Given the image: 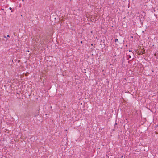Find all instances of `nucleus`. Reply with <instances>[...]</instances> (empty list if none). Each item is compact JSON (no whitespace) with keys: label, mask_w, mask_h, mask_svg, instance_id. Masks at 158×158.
Returning a JSON list of instances; mask_svg holds the SVG:
<instances>
[{"label":"nucleus","mask_w":158,"mask_h":158,"mask_svg":"<svg viewBox=\"0 0 158 158\" xmlns=\"http://www.w3.org/2000/svg\"><path fill=\"white\" fill-rule=\"evenodd\" d=\"M13 12V10H12L11 11V12Z\"/></svg>","instance_id":"6e6552de"},{"label":"nucleus","mask_w":158,"mask_h":158,"mask_svg":"<svg viewBox=\"0 0 158 158\" xmlns=\"http://www.w3.org/2000/svg\"><path fill=\"white\" fill-rule=\"evenodd\" d=\"M121 158L123 157V156H121Z\"/></svg>","instance_id":"423d86ee"},{"label":"nucleus","mask_w":158,"mask_h":158,"mask_svg":"<svg viewBox=\"0 0 158 158\" xmlns=\"http://www.w3.org/2000/svg\"><path fill=\"white\" fill-rule=\"evenodd\" d=\"M129 57H130V58H131V56H129Z\"/></svg>","instance_id":"0eeeda50"},{"label":"nucleus","mask_w":158,"mask_h":158,"mask_svg":"<svg viewBox=\"0 0 158 158\" xmlns=\"http://www.w3.org/2000/svg\"><path fill=\"white\" fill-rule=\"evenodd\" d=\"M4 38H5L3 40L5 41H6L7 40V38H6V36H4Z\"/></svg>","instance_id":"f03ea898"},{"label":"nucleus","mask_w":158,"mask_h":158,"mask_svg":"<svg viewBox=\"0 0 158 158\" xmlns=\"http://www.w3.org/2000/svg\"><path fill=\"white\" fill-rule=\"evenodd\" d=\"M12 8H11V7H10L9 8V9L10 10H12Z\"/></svg>","instance_id":"20e7f679"},{"label":"nucleus","mask_w":158,"mask_h":158,"mask_svg":"<svg viewBox=\"0 0 158 158\" xmlns=\"http://www.w3.org/2000/svg\"><path fill=\"white\" fill-rule=\"evenodd\" d=\"M27 52H29V51H27Z\"/></svg>","instance_id":"9d476101"},{"label":"nucleus","mask_w":158,"mask_h":158,"mask_svg":"<svg viewBox=\"0 0 158 158\" xmlns=\"http://www.w3.org/2000/svg\"><path fill=\"white\" fill-rule=\"evenodd\" d=\"M30 115L29 114H27L25 116V118H30Z\"/></svg>","instance_id":"f257e3e1"},{"label":"nucleus","mask_w":158,"mask_h":158,"mask_svg":"<svg viewBox=\"0 0 158 158\" xmlns=\"http://www.w3.org/2000/svg\"><path fill=\"white\" fill-rule=\"evenodd\" d=\"M27 52H29V51H27Z\"/></svg>","instance_id":"1a4fd4ad"},{"label":"nucleus","mask_w":158,"mask_h":158,"mask_svg":"<svg viewBox=\"0 0 158 158\" xmlns=\"http://www.w3.org/2000/svg\"><path fill=\"white\" fill-rule=\"evenodd\" d=\"M118 41V39H116L115 40V42H116Z\"/></svg>","instance_id":"7ed1b4c3"},{"label":"nucleus","mask_w":158,"mask_h":158,"mask_svg":"<svg viewBox=\"0 0 158 158\" xmlns=\"http://www.w3.org/2000/svg\"><path fill=\"white\" fill-rule=\"evenodd\" d=\"M7 37H10V36H9V35H7Z\"/></svg>","instance_id":"39448f33"}]
</instances>
